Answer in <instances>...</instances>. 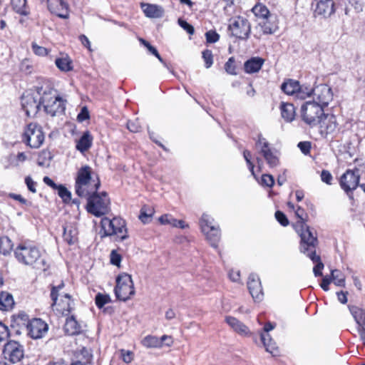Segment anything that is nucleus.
<instances>
[{"label":"nucleus","instance_id":"nucleus-31","mask_svg":"<svg viewBox=\"0 0 365 365\" xmlns=\"http://www.w3.org/2000/svg\"><path fill=\"white\" fill-rule=\"evenodd\" d=\"M140 7L145 15L149 18L161 17L163 13L162 8L155 4L141 3Z\"/></svg>","mask_w":365,"mask_h":365},{"label":"nucleus","instance_id":"nucleus-58","mask_svg":"<svg viewBox=\"0 0 365 365\" xmlns=\"http://www.w3.org/2000/svg\"><path fill=\"white\" fill-rule=\"evenodd\" d=\"M110 263L113 265H115L118 267L120 266V262L122 260V256L119 254L116 250H112L110 252Z\"/></svg>","mask_w":365,"mask_h":365},{"label":"nucleus","instance_id":"nucleus-32","mask_svg":"<svg viewBox=\"0 0 365 365\" xmlns=\"http://www.w3.org/2000/svg\"><path fill=\"white\" fill-rule=\"evenodd\" d=\"M78 359L71 364V365H93V354L91 350L83 347L78 356Z\"/></svg>","mask_w":365,"mask_h":365},{"label":"nucleus","instance_id":"nucleus-35","mask_svg":"<svg viewBox=\"0 0 365 365\" xmlns=\"http://www.w3.org/2000/svg\"><path fill=\"white\" fill-rule=\"evenodd\" d=\"M14 306V300L11 294L7 292H0V310L9 311Z\"/></svg>","mask_w":365,"mask_h":365},{"label":"nucleus","instance_id":"nucleus-18","mask_svg":"<svg viewBox=\"0 0 365 365\" xmlns=\"http://www.w3.org/2000/svg\"><path fill=\"white\" fill-rule=\"evenodd\" d=\"M313 102L320 104L324 108L327 107L333 99V92L328 85L319 84L312 89Z\"/></svg>","mask_w":365,"mask_h":365},{"label":"nucleus","instance_id":"nucleus-3","mask_svg":"<svg viewBox=\"0 0 365 365\" xmlns=\"http://www.w3.org/2000/svg\"><path fill=\"white\" fill-rule=\"evenodd\" d=\"M93 174L92 168L88 165L78 170L75 179V192L78 197L87 198L99 190L100 178L97 174L94 178Z\"/></svg>","mask_w":365,"mask_h":365},{"label":"nucleus","instance_id":"nucleus-59","mask_svg":"<svg viewBox=\"0 0 365 365\" xmlns=\"http://www.w3.org/2000/svg\"><path fill=\"white\" fill-rule=\"evenodd\" d=\"M178 24L185 30L187 31V34L190 35H193L195 33V29L194 27L188 24L186 21L182 20L181 19H178Z\"/></svg>","mask_w":365,"mask_h":365},{"label":"nucleus","instance_id":"nucleus-6","mask_svg":"<svg viewBox=\"0 0 365 365\" xmlns=\"http://www.w3.org/2000/svg\"><path fill=\"white\" fill-rule=\"evenodd\" d=\"M110 200L106 192H95L87 197L86 210L95 217H101L110 210Z\"/></svg>","mask_w":365,"mask_h":365},{"label":"nucleus","instance_id":"nucleus-55","mask_svg":"<svg viewBox=\"0 0 365 365\" xmlns=\"http://www.w3.org/2000/svg\"><path fill=\"white\" fill-rule=\"evenodd\" d=\"M274 216L277 222L283 227H286L289 224L288 218L283 212L277 210L275 212Z\"/></svg>","mask_w":365,"mask_h":365},{"label":"nucleus","instance_id":"nucleus-10","mask_svg":"<svg viewBox=\"0 0 365 365\" xmlns=\"http://www.w3.org/2000/svg\"><path fill=\"white\" fill-rule=\"evenodd\" d=\"M45 135L42 128L36 123L26 125L21 135L22 142L31 148H39L43 143Z\"/></svg>","mask_w":365,"mask_h":365},{"label":"nucleus","instance_id":"nucleus-20","mask_svg":"<svg viewBox=\"0 0 365 365\" xmlns=\"http://www.w3.org/2000/svg\"><path fill=\"white\" fill-rule=\"evenodd\" d=\"M278 29V24L273 20V16L263 19L255 27L254 37L261 39L263 36L274 34Z\"/></svg>","mask_w":365,"mask_h":365},{"label":"nucleus","instance_id":"nucleus-8","mask_svg":"<svg viewBox=\"0 0 365 365\" xmlns=\"http://www.w3.org/2000/svg\"><path fill=\"white\" fill-rule=\"evenodd\" d=\"M114 293L117 299L126 302L135 294L134 283L130 274L120 273L115 279Z\"/></svg>","mask_w":365,"mask_h":365},{"label":"nucleus","instance_id":"nucleus-63","mask_svg":"<svg viewBox=\"0 0 365 365\" xmlns=\"http://www.w3.org/2000/svg\"><path fill=\"white\" fill-rule=\"evenodd\" d=\"M33 66L28 58L24 59L21 63V70L26 73H31Z\"/></svg>","mask_w":365,"mask_h":365},{"label":"nucleus","instance_id":"nucleus-21","mask_svg":"<svg viewBox=\"0 0 365 365\" xmlns=\"http://www.w3.org/2000/svg\"><path fill=\"white\" fill-rule=\"evenodd\" d=\"M174 343L171 336L164 334L158 338L154 335H147L141 340V344L148 349H160L163 346H171Z\"/></svg>","mask_w":365,"mask_h":365},{"label":"nucleus","instance_id":"nucleus-41","mask_svg":"<svg viewBox=\"0 0 365 365\" xmlns=\"http://www.w3.org/2000/svg\"><path fill=\"white\" fill-rule=\"evenodd\" d=\"M13 250V243L7 236L0 237V253L4 255H9Z\"/></svg>","mask_w":365,"mask_h":365},{"label":"nucleus","instance_id":"nucleus-62","mask_svg":"<svg viewBox=\"0 0 365 365\" xmlns=\"http://www.w3.org/2000/svg\"><path fill=\"white\" fill-rule=\"evenodd\" d=\"M25 183L27 186L28 190L33 192H36V182L32 180V178L30 176H26L25 178Z\"/></svg>","mask_w":365,"mask_h":365},{"label":"nucleus","instance_id":"nucleus-57","mask_svg":"<svg viewBox=\"0 0 365 365\" xmlns=\"http://www.w3.org/2000/svg\"><path fill=\"white\" fill-rule=\"evenodd\" d=\"M10 336L9 327L3 322H0V342L4 341Z\"/></svg>","mask_w":365,"mask_h":365},{"label":"nucleus","instance_id":"nucleus-33","mask_svg":"<svg viewBox=\"0 0 365 365\" xmlns=\"http://www.w3.org/2000/svg\"><path fill=\"white\" fill-rule=\"evenodd\" d=\"M281 89L287 95L292 96L300 91L301 86L297 81L287 79L282 84Z\"/></svg>","mask_w":365,"mask_h":365},{"label":"nucleus","instance_id":"nucleus-19","mask_svg":"<svg viewBox=\"0 0 365 365\" xmlns=\"http://www.w3.org/2000/svg\"><path fill=\"white\" fill-rule=\"evenodd\" d=\"M319 121L317 126H318L319 132L323 136L332 134L339 130L336 116L332 113H325L324 112Z\"/></svg>","mask_w":365,"mask_h":365},{"label":"nucleus","instance_id":"nucleus-61","mask_svg":"<svg viewBox=\"0 0 365 365\" xmlns=\"http://www.w3.org/2000/svg\"><path fill=\"white\" fill-rule=\"evenodd\" d=\"M121 359L125 363H130L133 360V352L131 351L121 350Z\"/></svg>","mask_w":365,"mask_h":365},{"label":"nucleus","instance_id":"nucleus-17","mask_svg":"<svg viewBox=\"0 0 365 365\" xmlns=\"http://www.w3.org/2000/svg\"><path fill=\"white\" fill-rule=\"evenodd\" d=\"M41 96H35L34 93L24 94L21 97V106L26 115L29 118H34L39 111L41 107Z\"/></svg>","mask_w":365,"mask_h":365},{"label":"nucleus","instance_id":"nucleus-11","mask_svg":"<svg viewBox=\"0 0 365 365\" xmlns=\"http://www.w3.org/2000/svg\"><path fill=\"white\" fill-rule=\"evenodd\" d=\"M295 216L298 219L293 225V228L300 237L299 242H304L311 240V238L317 237L314 235L309 226L307 222L309 220V215L304 208L297 206L294 210Z\"/></svg>","mask_w":365,"mask_h":365},{"label":"nucleus","instance_id":"nucleus-28","mask_svg":"<svg viewBox=\"0 0 365 365\" xmlns=\"http://www.w3.org/2000/svg\"><path fill=\"white\" fill-rule=\"evenodd\" d=\"M225 322L234 329L235 331L242 336H247L252 334L249 328L234 317H226Z\"/></svg>","mask_w":365,"mask_h":365},{"label":"nucleus","instance_id":"nucleus-64","mask_svg":"<svg viewBox=\"0 0 365 365\" xmlns=\"http://www.w3.org/2000/svg\"><path fill=\"white\" fill-rule=\"evenodd\" d=\"M78 40L81 43V44L86 47L89 51L92 52L93 49L91 48V42L88 37L84 34H81L78 36Z\"/></svg>","mask_w":365,"mask_h":365},{"label":"nucleus","instance_id":"nucleus-9","mask_svg":"<svg viewBox=\"0 0 365 365\" xmlns=\"http://www.w3.org/2000/svg\"><path fill=\"white\" fill-rule=\"evenodd\" d=\"M319 246L317 237L311 238L310 240L299 242V251L309 257L315 264L313 272L315 277L322 276V270L324 267L319 255L317 254V248Z\"/></svg>","mask_w":365,"mask_h":365},{"label":"nucleus","instance_id":"nucleus-34","mask_svg":"<svg viewBox=\"0 0 365 365\" xmlns=\"http://www.w3.org/2000/svg\"><path fill=\"white\" fill-rule=\"evenodd\" d=\"M255 16L259 20L267 17H272L269 9L262 3L257 2L251 9Z\"/></svg>","mask_w":365,"mask_h":365},{"label":"nucleus","instance_id":"nucleus-16","mask_svg":"<svg viewBox=\"0 0 365 365\" xmlns=\"http://www.w3.org/2000/svg\"><path fill=\"white\" fill-rule=\"evenodd\" d=\"M202 232L206 235V238L210 245L217 247L220 240V230L219 227L212 225L209 217L203 215L200 220Z\"/></svg>","mask_w":365,"mask_h":365},{"label":"nucleus","instance_id":"nucleus-30","mask_svg":"<svg viewBox=\"0 0 365 365\" xmlns=\"http://www.w3.org/2000/svg\"><path fill=\"white\" fill-rule=\"evenodd\" d=\"M66 323L64 324V331L68 335L73 336L81 333V326L76 320L74 315L66 317Z\"/></svg>","mask_w":365,"mask_h":365},{"label":"nucleus","instance_id":"nucleus-40","mask_svg":"<svg viewBox=\"0 0 365 365\" xmlns=\"http://www.w3.org/2000/svg\"><path fill=\"white\" fill-rule=\"evenodd\" d=\"M260 340L265 347L267 351L274 354L275 349V343L273 341L269 333H260Z\"/></svg>","mask_w":365,"mask_h":365},{"label":"nucleus","instance_id":"nucleus-22","mask_svg":"<svg viewBox=\"0 0 365 365\" xmlns=\"http://www.w3.org/2000/svg\"><path fill=\"white\" fill-rule=\"evenodd\" d=\"M48 9L51 13L59 18L67 19L69 17V6L63 0H48Z\"/></svg>","mask_w":365,"mask_h":365},{"label":"nucleus","instance_id":"nucleus-53","mask_svg":"<svg viewBox=\"0 0 365 365\" xmlns=\"http://www.w3.org/2000/svg\"><path fill=\"white\" fill-rule=\"evenodd\" d=\"M206 42L214 43L219 41L220 35L215 30H210L205 33Z\"/></svg>","mask_w":365,"mask_h":365},{"label":"nucleus","instance_id":"nucleus-44","mask_svg":"<svg viewBox=\"0 0 365 365\" xmlns=\"http://www.w3.org/2000/svg\"><path fill=\"white\" fill-rule=\"evenodd\" d=\"M330 277L335 285L339 287L345 286V275L339 269L331 270Z\"/></svg>","mask_w":365,"mask_h":365},{"label":"nucleus","instance_id":"nucleus-15","mask_svg":"<svg viewBox=\"0 0 365 365\" xmlns=\"http://www.w3.org/2000/svg\"><path fill=\"white\" fill-rule=\"evenodd\" d=\"M2 355L11 363H18L24 359V347L16 340H8L4 346Z\"/></svg>","mask_w":365,"mask_h":365},{"label":"nucleus","instance_id":"nucleus-48","mask_svg":"<svg viewBox=\"0 0 365 365\" xmlns=\"http://www.w3.org/2000/svg\"><path fill=\"white\" fill-rule=\"evenodd\" d=\"M110 302V297L108 294L98 293L95 297V303L98 308H103L106 304Z\"/></svg>","mask_w":365,"mask_h":365},{"label":"nucleus","instance_id":"nucleus-25","mask_svg":"<svg viewBox=\"0 0 365 365\" xmlns=\"http://www.w3.org/2000/svg\"><path fill=\"white\" fill-rule=\"evenodd\" d=\"M78 229L71 224L63 227V240L68 245H75L78 242Z\"/></svg>","mask_w":365,"mask_h":365},{"label":"nucleus","instance_id":"nucleus-24","mask_svg":"<svg viewBox=\"0 0 365 365\" xmlns=\"http://www.w3.org/2000/svg\"><path fill=\"white\" fill-rule=\"evenodd\" d=\"M335 12L334 0H319L314 11L315 16L328 18Z\"/></svg>","mask_w":365,"mask_h":365},{"label":"nucleus","instance_id":"nucleus-51","mask_svg":"<svg viewBox=\"0 0 365 365\" xmlns=\"http://www.w3.org/2000/svg\"><path fill=\"white\" fill-rule=\"evenodd\" d=\"M139 41L153 55H154L160 62H163V58L158 50L153 46L148 41L143 38H139Z\"/></svg>","mask_w":365,"mask_h":365},{"label":"nucleus","instance_id":"nucleus-12","mask_svg":"<svg viewBox=\"0 0 365 365\" xmlns=\"http://www.w3.org/2000/svg\"><path fill=\"white\" fill-rule=\"evenodd\" d=\"M324 112V108L320 106V104L313 101H307L301 106L300 115L306 125L314 128L319 123Z\"/></svg>","mask_w":365,"mask_h":365},{"label":"nucleus","instance_id":"nucleus-36","mask_svg":"<svg viewBox=\"0 0 365 365\" xmlns=\"http://www.w3.org/2000/svg\"><path fill=\"white\" fill-rule=\"evenodd\" d=\"M349 309L357 327L365 326V309L355 305L349 306Z\"/></svg>","mask_w":365,"mask_h":365},{"label":"nucleus","instance_id":"nucleus-54","mask_svg":"<svg viewBox=\"0 0 365 365\" xmlns=\"http://www.w3.org/2000/svg\"><path fill=\"white\" fill-rule=\"evenodd\" d=\"M260 184L262 186L272 187L274 185V178L270 174H263L261 177Z\"/></svg>","mask_w":365,"mask_h":365},{"label":"nucleus","instance_id":"nucleus-7","mask_svg":"<svg viewBox=\"0 0 365 365\" xmlns=\"http://www.w3.org/2000/svg\"><path fill=\"white\" fill-rule=\"evenodd\" d=\"M19 317L24 322V324L28 337L34 340H38L44 338L48 334L49 326L41 318L33 317L29 319L25 314H19Z\"/></svg>","mask_w":365,"mask_h":365},{"label":"nucleus","instance_id":"nucleus-37","mask_svg":"<svg viewBox=\"0 0 365 365\" xmlns=\"http://www.w3.org/2000/svg\"><path fill=\"white\" fill-rule=\"evenodd\" d=\"M155 212L153 207L143 205L140 210L138 218L143 224H148L152 221Z\"/></svg>","mask_w":365,"mask_h":365},{"label":"nucleus","instance_id":"nucleus-14","mask_svg":"<svg viewBox=\"0 0 365 365\" xmlns=\"http://www.w3.org/2000/svg\"><path fill=\"white\" fill-rule=\"evenodd\" d=\"M228 29L231 36L240 40H247L251 32V24L243 16H236L229 25Z\"/></svg>","mask_w":365,"mask_h":365},{"label":"nucleus","instance_id":"nucleus-29","mask_svg":"<svg viewBox=\"0 0 365 365\" xmlns=\"http://www.w3.org/2000/svg\"><path fill=\"white\" fill-rule=\"evenodd\" d=\"M264 61V58L259 56L250 58L244 63L245 72L250 74L258 72L262 68Z\"/></svg>","mask_w":365,"mask_h":365},{"label":"nucleus","instance_id":"nucleus-4","mask_svg":"<svg viewBox=\"0 0 365 365\" xmlns=\"http://www.w3.org/2000/svg\"><path fill=\"white\" fill-rule=\"evenodd\" d=\"M35 91L38 96H41V105L47 114L54 116L64 111L65 104L63 98L56 95V91L47 83L35 86Z\"/></svg>","mask_w":365,"mask_h":365},{"label":"nucleus","instance_id":"nucleus-60","mask_svg":"<svg viewBox=\"0 0 365 365\" xmlns=\"http://www.w3.org/2000/svg\"><path fill=\"white\" fill-rule=\"evenodd\" d=\"M321 180L322 182L327 185H331L333 180V176L331 173L327 170H323L320 175Z\"/></svg>","mask_w":365,"mask_h":365},{"label":"nucleus","instance_id":"nucleus-46","mask_svg":"<svg viewBox=\"0 0 365 365\" xmlns=\"http://www.w3.org/2000/svg\"><path fill=\"white\" fill-rule=\"evenodd\" d=\"M243 157L245 158V160L247 163V168L251 173L252 175L255 178L257 179V176L255 174V164L252 161V153L248 150H245L243 151Z\"/></svg>","mask_w":365,"mask_h":365},{"label":"nucleus","instance_id":"nucleus-45","mask_svg":"<svg viewBox=\"0 0 365 365\" xmlns=\"http://www.w3.org/2000/svg\"><path fill=\"white\" fill-rule=\"evenodd\" d=\"M31 49L33 53L39 57H46L50 53L51 51L50 49L44 46H39L36 42L31 43Z\"/></svg>","mask_w":365,"mask_h":365},{"label":"nucleus","instance_id":"nucleus-56","mask_svg":"<svg viewBox=\"0 0 365 365\" xmlns=\"http://www.w3.org/2000/svg\"><path fill=\"white\" fill-rule=\"evenodd\" d=\"M297 147L304 155H310L312 149V143L310 141H301L298 143Z\"/></svg>","mask_w":365,"mask_h":365},{"label":"nucleus","instance_id":"nucleus-38","mask_svg":"<svg viewBox=\"0 0 365 365\" xmlns=\"http://www.w3.org/2000/svg\"><path fill=\"white\" fill-rule=\"evenodd\" d=\"M11 6L16 13L21 16H27L29 14L26 0H11Z\"/></svg>","mask_w":365,"mask_h":365},{"label":"nucleus","instance_id":"nucleus-42","mask_svg":"<svg viewBox=\"0 0 365 365\" xmlns=\"http://www.w3.org/2000/svg\"><path fill=\"white\" fill-rule=\"evenodd\" d=\"M262 156L270 168H276L279 165V159L272 150L269 152H264Z\"/></svg>","mask_w":365,"mask_h":365},{"label":"nucleus","instance_id":"nucleus-27","mask_svg":"<svg viewBox=\"0 0 365 365\" xmlns=\"http://www.w3.org/2000/svg\"><path fill=\"white\" fill-rule=\"evenodd\" d=\"M93 137L89 130L83 133L81 138L76 141V148L83 153L88 151L93 145Z\"/></svg>","mask_w":365,"mask_h":365},{"label":"nucleus","instance_id":"nucleus-1","mask_svg":"<svg viewBox=\"0 0 365 365\" xmlns=\"http://www.w3.org/2000/svg\"><path fill=\"white\" fill-rule=\"evenodd\" d=\"M14 254L16 259L25 266L42 270L48 267L40 248L32 242H21L14 249Z\"/></svg>","mask_w":365,"mask_h":365},{"label":"nucleus","instance_id":"nucleus-47","mask_svg":"<svg viewBox=\"0 0 365 365\" xmlns=\"http://www.w3.org/2000/svg\"><path fill=\"white\" fill-rule=\"evenodd\" d=\"M58 196L62 199V200L68 203L71 200V193L63 185H58L57 188Z\"/></svg>","mask_w":365,"mask_h":365},{"label":"nucleus","instance_id":"nucleus-26","mask_svg":"<svg viewBox=\"0 0 365 365\" xmlns=\"http://www.w3.org/2000/svg\"><path fill=\"white\" fill-rule=\"evenodd\" d=\"M281 116L286 123H292L296 117V108L293 103L281 102L279 106Z\"/></svg>","mask_w":365,"mask_h":365},{"label":"nucleus","instance_id":"nucleus-49","mask_svg":"<svg viewBox=\"0 0 365 365\" xmlns=\"http://www.w3.org/2000/svg\"><path fill=\"white\" fill-rule=\"evenodd\" d=\"M52 158L51 153L48 149H43L38 154L37 163L39 166H43L46 161Z\"/></svg>","mask_w":365,"mask_h":365},{"label":"nucleus","instance_id":"nucleus-13","mask_svg":"<svg viewBox=\"0 0 365 365\" xmlns=\"http://www.w3.org/2000/svg\"><path fill=\"white\" fill-rule=\"evenodd\" d=\"M359 170L355 168L353 170L348 169L339 178L341 188L353 199V191L359 186Z\"/></svg>","mask_w":365,"mask_h":365},{"label":"nucleus","instance_id":"nucleus-43","mask_svg":"<svg viewBox=\"0 0 365 365\" xmlns=\"http://www.w3.org/2000/svg\"><path fill=\"white\" fill-rule=\"evenodd\" d=\"M256 147L259 148V153L262 155L264 152H269L272 150L269 143L264 138L262 134H259L256 141Z\"/></svg>","mask_w":365,"mask_h":365},{"label":"nucleus","instance_id":"nucleus-23","mask_svg":"<svg viewBox=\"0 0 365 365\" xmlns=\"http://www.w3.org/2000/svg\"><path fill=\"white\" fill-rule=\"evenodd\" d=\"M247 288L255 301H260L263 298V291L260 279L258 276L251 274L248 277Z\"/></svg>","mask_w":365,"mask_h":365},{"label":"nucleus","instance_id":"nucleus-50","mask_svg":"<svg viewBox=\"0 0 365 365\" xmlns=\"http://www.w3.org/2000/svg\"><path fill=\"white\" fill-rule=\"evenodd\" d=\"M225 71L230 75H237V66L235 57L232 56L228 58L225 63Z\"/></svg>","mask_w":365,"mask_h":365},{"label":"nucleus","instance_id":"nucleus-39","mask_svg":"<svg viewBox=\"0 0 365 365\" xmlns=\"http://www.w3.org/2000/svg\"><path fill=\"white\" fill-rule=\"evenodd\" d=\"M55 63L61 71L68 72L73 70V63L68 56L57 58Z\"/></svg>","mask_w":365,"mask_h":365},{"label":"nucleus","instance_id":"nucleus-2","mask_svg":"<svg viewBox=\"0 0 365 365\" xmlns=\"http://www.w3.org/2000/svg\"><path fill=\"white\" fill-rule=\"evenodd\" d=\"M48 287L53 312L58 317H68L74 309V299L72 295L63 292L64 282L61 280L57 284H50Z\"/></svg>","mask_w":365,"mask_h":365},{"label":"nucleus","instance_id":"nucleus-5","mask_svg":"<svg viewBox=\"0 0 365 365\" xmlns=\"http://www.w3.org/2000/svg\"><path fill=\"white\" fill-rule=\"evenodd\" d=\"M101 237H113L116 241H123L128 238V232L126 221L120 216H114L112 218L103 217L101 222Z\"/></svg>","mask_w":365,"mask_h":365},{"label":"nucleus","instance_id":"nucleus-52","mask_svg":"<svg viewBox=\"0 0 365 365\" xmlns=\"http://www.w3.org/2000/svg\"><path fill=\"white\" fill-rule=\"evenodd\" d=\"M202 58L206 68H210L213 64V54L211 50L205 49L202 52Z\"/></svg>","mask_w":365,"mask_h":365}]
</instances>
